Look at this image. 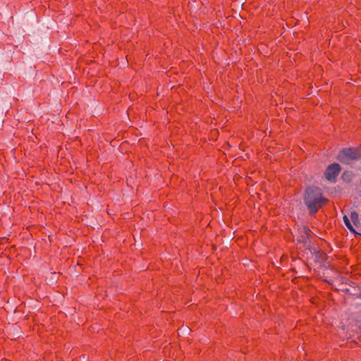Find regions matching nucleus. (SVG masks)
Masks as SVG:
<instances>
[{
  "mask_svg": "<svg viewBox=\"0 0 361 361\" xmlns=\"http://www.w3.org/2000/svg\"><path fill=\"white\" fill-rule=\"evenodd\" d=\"M304 201L310 213L314 214L319 208L326 203L327 200L323 197L319 188L309 187L305 191Z\"/></svg>",
  "mask_w": 361,
  "mask_h": 361,
  "instance_id": "f257e3e1",
  "label": "nucleus"
},
{
  "mask_svg": "<svg viewBox=\"0 0 361 361\" xmlns=\"http://www.w3.org/2000/svg\"><path fill=\"white\" fill-rule=\"evenodd\" d=\"M361 158V150L358 148L343 149L337 156V159L345 164H350Z\"/></svg>",
  "mask_w": 361,
  "mask_h": 361,
  "instance_id": "f03ea898",
  "label": "nucleus"
},
{
  "mask_svg": "<svg viewBox=\"0 0 361 361\" xmlns=\"http://www.w3.org/2000/svg\"><path fill=\"white\" fill-rule=\"evenodd\" d=\"M340 171L341 167L338 164H331L327 167L324 173L325 178L329 181L331 183H335L336 181L337 176H338Z\"/></svg>",
  "mask_w": 361,
  "mask_h": 361,
  "instance_id": "7ed1b4c3",
  "label": "nucleus"
},
{
  "mask_svg": "<svg viewBox=\"0 0 361 361\" xmlns=\"http://www.w3.org/2000/svg\"><path fill=\"white\" fill-rule=\"evenodd\" d=\"M309 232H310V229L306 227H303L300 231V239L299 240L306 245L307 243V239L309 238Z\"/></svg>",
  "mask_w": 361,
  "mask_h": 361,
  "instance_id": "20e7f679",
  "label": "nucleus"
},
{
  "mask_svg": "<svg viewBox=\"0 0 361 361\" xmlns=\"http://www.w3.org/2000/svg\"><path fill=\"white\" fill-rule=\"evenodd\" d=\"M343 222L345 225V226L348 228V229L353 233H357L355 230L354 229L353 225L350 223V219L346 215H344L343 217Z\"/></svg>",
  "mask_w": 361,
  "mask_h": 361,
  "instance_id": "39448f33",
  "label": "nucleus"
},
{
  "mask_svg": "<svg viewBox=\"0 0 361 361\" xmlns=\"http://www.w3.org/2000/svg\"><path fill=\"white\" fill-rule=\"evenodd\" d=\"M350 219L355 226H357L358 224H360L359 214L357 212H351Z\"/></svg>",
  "mask_w": 361,
  "mask_h": 361,
  "instance_id": "423d86ee",
  "label": "nucleus"
},
{
  "mask_svg": "<svg viewBox=\"0 0 361 361\" xmlns=\"http://www.w3.org/2000/svg\"><path fill=\"white\" fill-rule=\"evenodd\" d=\"M190 331V329L188 326H182L178 329L179 335H186Z\"/></svg>",
  "mask_w": 361,
  "mask_h": 361,
  "instance_id": "0eeeda50",
  "label": "nucleus"
}]
</instances>
